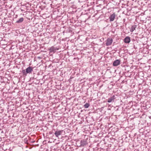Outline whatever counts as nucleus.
<instances>
[{"mask_svg": "<svg viewBox=\"0 0 151 151\" xmlns=\"http://www.w3.org/2000/svg\"><path fill=\"white\" fill-rule=\"evenodd\" d=\"M33 71V68L32 67H29L27 68L25 70H23V72L24 75H26L27 73H30Z\"/></svg>", "mask_w": 151, "mask_h": 151, "instance_id": "1", "label": "nucleus"}, {"mask_svg": "<svg viewBox=\"0 0 151 151\" xmlns=\"http://www.w3.org/2000/svg\"><path fill=\"white\" fill-rule=\"evenodd\" d=\"M121 60L119 59L116 60L114 61L113 63V65L114 66H116L120 64Z\"/></svg>", "mask_w": 151, "mask_h": 151, "instance_id": "2", "label": "nucleus"}, {"mask_svg": "<svg viewBox=\"0 0 151 151\" xmlns=\"http://www.w3.org/2000/svg\"><path fill=\"white\" fill-rule=\"evenodd\" d=\"M113 42V40L112 39L108 38L106 41V46H109L111 45Z\"/></svg>", "mask_w": 151, "mask_h": 151, "instance_id": "3", "label": "nucleus"}, {"mask_svg": "<svg viewBox=\"0 0 151 151\" xmlns=\"http://www.w3.org/2000/svg\"><path fill=\"white\" fill-rule=\"evenodd\" d=\"M124 42L125 43H129L131 41L130 37L128 36L126 37L124 39Z\"/></svg>", "mask_w": 151, "mask_h": 151, "instance_id": "4", "label": "nucleus"}, {"mask_svg": "<svg viewBox=\"0 0 151 151\" xmlns=\"http://www.w3.org/2000/svg\"><path fill=\"white\" fill-rule=\"evenodd\" d=\"M62 131H56L55 132L54 134L57 137H58L59 135H61Z\"/></svg>", "mask_w": 151, "mask_h": 151, "instance_id": "5", "label": "nucleus"}, {"mask_svg": "<svg viewBox=\"0 0 151 151\" xmlns=\"http://www.w3.org/2000/svg\"><path fill=\"white\" fill-rule=\"evenodd\" d=\"M115 17V13H113L109 17V19H110V22L113 21Z\"/></svg>", "mask_w": 151, "mask_h": 151, "instance_id": "6", "label": "nucleus"}, {"mask_svg": "<svg viewBox=\"0 0 151 151\" xmlns=\"http://www.w3.org/2000/svg\"><path fill=\"white\" fill-rule=\"evenodd\" d=\"M136 28V27L135 25H133L132 26L130 29V31L131 32H133L134 30L135 29V28Z\"/></svg>", "mask_w": 151, "mask_h": 151, "instance_id": "7", "label": "nucleus"}, {"mask_svg": "<svg viewBox=\"0 0 151 151\" xmlns=\"http://www.w3.org/2000/svg\"><path fill=\"white\" fill-rule=\"evenodd\" d=\"M24 20V19L23 18H20L19 20L16 22L17 23H20L22 22Z\"/></svg>", "mask_w": 151, "mask_h": 151, "instance_id": "8", "label": "nucleus"}, {"mask_svg": "<svg viewBox=\"0 0 151 151\" xmlns=\"http://www.w3.org/2000/svg\"><path fill=\"white\" fill-rule=\"evenodd\" d=\"M50 52H53L55 51L54 48L53 47H51L49 49Z\"/></svg>", "mask_w": 151, "mask_h": 151, "instance_id": "9", "label": "nucleus"}, {"mask_svg": "<svg viewBox=\"0 0 151 151\" xmlns=\"http://www.w3.org/2000/svg\"><path fill=\"white\" fill-rule=\"evenodd\" d=\"M90 105L88 103H86L84 105V107L85 108H87Z\"/></svg>", "mask_w": 151, "mask_h": 151, "instance_id": "10", "label": "nucleus"}, {"mask_svg": "<svg viewBox=\"0 0 151 151\" xmlns=\"http://www.w3.org/2000/svg\"><path fill=\"white\" fill-rule=\"evenodd\" d=\"M113 100V99L112 98H109L108 100V102L109 103L111 102Z\"/></svg>", "mask_w": 151, "mask_h": 151, "instance_id": "11", "label": "nucleus"}]
</instances>
